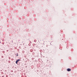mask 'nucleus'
I'll return each instance as SVG.
<instances>
[{
    "mask_svg": "<svg viewBox=\"0 0 77 77\" xmlns=\"http://www.w3.org/2000/svg\"><path fill=\"white\" fill-rule=\"evenodd\" d=\"M20 60V59H18L17 60V61L18 62V61Z\"/></svg>",
    "mask_w": 77,
    "mask_h": 77,
    "instance_id": "3",
    "label": "nucleus"
},
{
    "mask_svg": "<svg viewBox=\"0 0 77 77\" xmlns=\"http://www.w3.org/2000/svg\"><path fill=\"white\" fill-rule=\"evenodd\" d=\"M16 64H18V61L17 60L16 61Z\"/></svg>",
    "mask_w": 77,
    "mask_h": 77,
    "instance_id": "2",
    "label": "nucleus"
},
{
    "mask_svg": "<svg viewBox=\"0 0 77 77\" xmlns=\"http://www.w3.org/2000/svg\"><path fill=\"white\" fill-rule=\"evenodd\" d=\"M16 56H18V54H17L16 55Z\"/></svg>",
    "mask_w": 77,
    "mask_h": 77,
    "instance_id": "6",
    "label": "nucleus"
},
{
    "mask_svg": "<svg viewBox=\"0 0 77 77\" xmlns=\"http://www.w3.org/2000/svg\"><path fill=\"white\" fill-rule=\"evenodd\" d=\"M34 42H36V40H35Z\"/></svg>",
    "mask_w": 77,
    "mask_h": 77,
    "instance_id": "5",
    "label": "nucleus"
},
{
    "mask_svg": "<svg viewBox=\"0 0 77 77\" xmlns=\"http://www.w3.org/2000/svg\"><path fill=\"white\" fill-rule=\"evenodd\" d=\"M67 71H71V69H67Z\"/></svg>",
    "mask_w": 77,
    "mask_h": 77,
    "instance_id": "1",
    "label": "nucleus"
},
{
    "mask_svg": "<svg viewBox=\"0 0 77 77\" xmlns=\"http://www.w3.org/2000/svg\"><path fill=\"white\" fill-rule=\"evenodd\" d=\"M29 46H30V45H31L30 44H29Z\"/></svg>",
    "mask_w": 77,
    "mask_h": 77,
    "instance_id": "4",
    "label": "nucleus"
}]
</instances>
